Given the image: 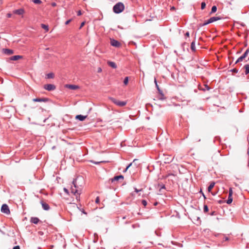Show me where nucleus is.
<instances>
[{
	"instance_id": "bb28decb",
	"label": "nucleus",
	"mask_w": 249,
	"mask_h": 249,
	"mask_svg": "<svg viewBox=\"0 0 249 249\" xmlns=\"http://www.w3.org/2000/svg\"><path fill=\"white\" fill-rule=\"evenodd\" d=\"M32 1L35 4H40L42 3L40 0H32Z\"/></svg>"
},
{
	"instance_id": "f704fd0d",
	"label": "nucleus",
	"mask_w": 249,
	"mask_h": 249,
	"mask_svg": "<svg viewBox=\"0 0 249 249\" xmlns=\"http://www.w3.org/2000/svg\"><path fill=\"white\" fill-rule=\"evenodd\" d=\"M95 202L96 203H99L100 202V198L99 197H97L95 199Z\"/></svg>"
},
{
	"instance_id": "f3484780",
	"label": "nucleus",
	"mask_w": 249,
	"mask_h": 249,
	"mask_svg": "<svg viewBox=\"0 0 249 249\" xmlns=\"http://www.w3.org/2000/svg\"><path fill=\"white\" fill-rule=\"evenodd\" d=\"M39 221V218L36 217H33L31 218V222L35 224H38Z\"/></svg>"
},
{
	"instance_id": "58836bf2",
	"label": "nucleus",
	"mask_w": 249,
	"mask_h": 249,
	"mask_svg": "<svg viewBox=\"0 0 249 249\" xmlns=\"http://www.w3.org/2000/svg\"><path fill=\"white\" fill-rule=\"evenodd\" d=\"M210 214L211 215H212V216H213V215H215L216 214V213H215V211H213V212H211V213H210Z\"/></svg>"
},
{
	"instance_id": "2eb2a0df",
	"label": "nucleus",
	"mask_w": 249,
	"mask_h": 249,
	"mask_svg": "<svg viewBox=\"0 0 249 249\" xmlns=\"http://www.w3.org/2000/svg\"><path fill=\"white\" fill-rule=\"evenodd\" d=\"M21 58H22V55H14V56L10 57L9 58V59L11 61H16V60H18L19 59Z\"/></svg>"
},
{
	"instance_id": "4c0bfd02",
	"label": "nucleus",
	"mask_w": 249,
	"mask_h": 249,
	"mask_svg": "<svg viewBox=\"0 0 249 249\" xmlns=\"http://www.w3.org/2000/svg\"><path fill=\"white\" fill-rule=\"evenodd\" d=\"M158 91L160 95H161V96H163V94L162 93V90H161L160 89H159Z\"/></svg>"
},
{
	"instance_id": "49530a36",
	"label": "nucleus",
	"mask_w": 249,
	"mask_h": 249,
	"mask_svg": "<svg viewBox=\"0 0 249 249\" xmlns=\"http://www.w3.org/2000/svg\"><path fill=\"white\" fill-rule=\"evenodd\" d=\"M81 14H82V13H81V11H78V12H77L78 16H80V15H81Z\"/></svg>"
},
{
	"instance_id": "f8f14e48",
	"label": "nucleus",
	"mask_w": 249,
	"mask_h": 249,
	"mask_svg": "<svg viewBox=\"0 0 249 249\" xmlns=\"http://www.w3.org/2000/svg\"><path fill=\"white\" fill-rule=\"evenodd\" d=\"M24 13V10L23 9H18L17 10H15L13 11V13L15 14H17L18 15H23Z\"/></svg>"
},
{
	"instance_id": "412c9836",
	"label": "nucleus",
	"mask_w": 249,
	"mask_h": 249,
	"mask_svg": "<svg viewBox=\"0 0 249 249\" xmlns=\"http://www.w3.org/2000/svg\"><path fill=\"white\" fill-rule=\"evenodd\" d=\"M244 68L245 69V74L247 75L249 73V64H246Z\"/></svg>"
},
{
	"instance_id": "052dcab7",
	"label": "nucleus",
	"mask_w": 249,
	"mask_h": 249,
	"mask_svg": "<svg viewBox=\"0 0 249 249\" xmlns=\"http://www.w3.org/2000/svg\"><path fill=\"white\" fill-rule=\"evenodd\" d=\"M175 9V7H172L171 8V9Z\"/></svg>"
},
{
	"instance_id": "72a5a7b5",
	"label": "nucleus",
	"mask_w": 249,
	"mask_h": 249,
	"mask_svg": "<svg viewBox=\"0 0 249 249\" xmlns=\"http://www.w3.org/2000/svg\"><path fill=\"white\" fill-rule=\"evenodd\" d=\"M231 71L233 72H234V73H237L238 72V70L235 69V68H234L232 70H231Z\"/></svg>"
},
{
	"instance_id": "09e8293b",
	"label": "nucleus",
	"mask_w": 249,
	"mask_h": 249,
	"mask_svg": "<svg viewBox=\"0 0 249 249\" xmlns=\"http://www.w3.org/2000/svg\"><path fill=\"white\" fill-rule=\"evenodd\" d=\"M218 203L219 204H222L223 203V201L221 200H220L218 201Z\"/></svg>"
},
{
	"instance_id": "393cba45",
	"label": "nucleus",
	"mask_w": 249,
	"mask_h": 249,
	"mask_svg": "<svg viewBox=\"0 0 249 249\" xmlns=\"http://www.w3.org/2000/svg\"><path fill=\"white\" fill-rule=\"evenodd\" d=\"M47 78L50 79V78H53L54 77V74L53 73H49L47 74Z\"/></svg>"
},
{
	"instance_id": "9d476101",
	"label": "nucleus",
	"mask_w": 249,
	"mask_h": 249,
	"mask_svg": "<svg viewBox=\"0 0 249 249\" xmlns=\"http://www.w3.org/2000/svg\"><path fill=\"white\" fill-rule=\"evenodd\" d=\"M2 52L7 55H11L14 53V51L9 49H3Z\"/></svg>"
},
{
	"instance_id": "6e6552de",
	"label": "nucleus",
	"mask_w": 249,
	"mask_h": 249,
	"mask_svg": "<svg viewBox=\"0 0 249 249\" xmlns=\"http://www.w3.org/2000/svg\"><path fill=\"white\" fill-rule=\"evenodd\" d=\"M110 44L114 47H119L121 46V43L114 39H110Z\"/></svg>"
},
{
	"instance_id": "ddd939ff",
	"label": "nucleus",
	"mask_w": 249,
	"mask_h": 249,
	"mask_svg": "<svg viewBox=\"0 0 249 249\" xmlns=\"http://www.w3.org/2000/svg\"><path fill=\"white\" fill-rule=\"evenodd\" d=\"M66 87L72 90H75L79 89V87L75 85H66Z\"/></svg>"
},
{
	"instance_id": "a18cd8bd",
	"label": "nucleus",
	"mask_w": 249,
	"mask_h": 249,
	"mask_svg": "<svg viewBox=\"0 0 249 249\" xmlns=\"http://www.w3.org/2000/svg\"><path fill=\"white\" fill-rule=\"evenodd\" d=\"M205 88H206V89L208 90H209L210 89L208 85H205Z\"/></svg>"
},
{
	"instance_id": "6ab92c4d",
	"label": "nucleus",
	"mask_w": 249,
	"mask_h": 249,
	"mask_svg": "<svg viewBox=\"0 0 249 249\" xmlns=\"http://www.w3.org/2000/svg\"><path fill=\"white\" fill-rule=\"evenodd\" d=\"M158 186L160 187L159 192L160 193V194L162 193V189H165V186L164 184L161 183H159L158 184Z\"/></svg>"
},
{
	"instance_id": "8fccbe9b",
	"label": "nucleus",
	"mask_w": 249,
	"mask_h": 249,
	"mask_svg": "<svg viewBox=\"0 0 249 249\" xmlns=\"http://www.w3.org/2000/svg\"><path fill=\"white\" fill-rule=\"evenodd\" d=\"M102 71V69L101 68H99L98 70V72H101Z\"/></svg>"
},
{
	"instance_id": "ea45409f",
	"label": "nucleus",
	"mask_w": 249,
	"mask_h": 249,
	"mask_svg": "<svg viewBox=\"0 0 249 249\" xmlns=\"http://www.w3.org/2000/svg\"><path fill=\"white\" fill-rule=\"evenodd\" d=\"M189 36H190V34H189V32H187L185 34V36L189 37Z\"/></svg>"
},
{
	"instance_id": "603ef678",
	"label": "nucleus",
	"mask_w": 249,
	"mask_h": 249,
	"mask_svg": "<svg viewBox=\"0 0 249 249\" xmlns=\"http://www.w3.org/2000/svg\"><path fill=\"white\" fill-rule=\"evenodd\" d=\"M128 168H127V167H126V168L125 169V170L124 171V172H126V171L128 170Z\"/></svg>"
},
{
	"instance_id": "f257e3e1",
	"label": "nucleus",
	"mask_w": 249,
	"mask_h": 249,
	"mask_svg": "<svg viewBox=\"0 0 249 249\" xmlns=\"http://www.w3.org/2000/svg\"><path fill=\"white\" fill-rule=\"evenodd\" d=\"M124 9V4L121 2H119L113 6V11L116 14H119L122 12Z\"/></svg>"
},
{
	"instance_id": "c85d7f7f",
	"label": "nucleus",
	"mask_w": 249,
	"mask_h": 249,
	"mask_svg": "<svg viewBox=\"0 0 249 249\" xmlns=\"http://www.w3.org/2000/svg\"><path fill=\"white\" fill-rule=\"evenodd\" d=\"M206 7V3L205 2H202L201 3V9H204Z\"/></svg>"
},
{
	"instance_id": "1a4fd4ad",
	"label": "nucleus",
	"mask_w": 249,
	"mask_h": 249,
	"mask_svg": "<svg viewBox=\"0 0 249 249\" xmlns=\"http://www.w3.org/2000/svg\"><path fill=\"white\" fill-rule=\"evenodd\" d=\"M40 203L41 204L42 207L43 209V210L45 211H48L50 210V207L48 204L43 201H41Z\"/></svg>"
},
{
	"instance_id": "473e14b6",
	"label": "nucleus",
	"mask_w": 249,
	"mask_h": 249,
	"mask_svg": "<svg viewBox=\"0 0 249 249\" xmlns=\"http://www.w3.org/2000/svg\"><path fill=\"white\" fill-rule=\"evenodd\" d=\"M232 191L231 188H230L229 190V196H232Z\"/></svg>"
},
{
	"instance_id": "c9c22d12",
	"label": "nucleus",
	"mask_w": 249,
	"mask_h": 249,
	"mask_svg": "<svg viewBox=\"0 0 249 249\" xmlns=\"http://www.w3.org/2000/svg\"><path fill=\"white\" fill-rule=\"evenodd\" d=\"M158 98H159V100H163L164 99V96H161V95H160V96H159Z\"/></svg>"
},
{
	"instance_id": "13d9d810",
	"label": "nucleus",
	"mask_w": 249,
	"mask_h": 249,
	"mask_svg": "<svg viewBox=\"0 0 249 249\" xmlns=\"http://www.w3.org/2000/svg\"><path fill=\"white\" fill-rule=\"evenodd\" d=\"M172 160H169V159H167V162H169V161H171Z\"/></svg>"
},
{
	"instance_id": "37998d69",
	"label": "nucleus",
	"mask_w": 249,
	"mask_h": 249,
	"mask_svg": "<svg viewBox=\"0 0 249 249\" xmlns=\"http://www.w3.org/2000/svg\"><path fill=\"white\" fill-rule=\"evenodd\" d=\"M13 249H20V247L19 246H15Z\"/></svg>"
},
{
	"instance_id": "dca6fc26",
	"label": "nucleus",
	"mask_w": 249,
	"mask_h": 249,
	"mask_svg": "<svg viewBox=\"0 0 249 249\" xmlns=\"http://www.w3.org/2000/svg\"><path fill=\"white\" fill-rule=\"evenodd\" d=\"M87 116H84L82 115H77L76 116L75 118L80 121H83L87 118Z\"/></svg>"
},
{
	"instance_id": "6e6d98bb",
	"label": "nucleus",
	"mask_w": 249,
	"mask_h": 249,
	"mask_svg": "<svg viewBox=\"0 0 249 249\" xmlns=\"http://www.w3.org/2000/svg\"><path fill=\"white\" fill-rule=\"evenodd\" d=\"M82 212L83 213H85V214H86V213L84 211V210H83L82 211Z\"/></svg>"
},
{
	"instance_id": "9b49d317",
	"label": "nucleus",
	"mask_w": 249,
	"mask_h": 249,
	"mask_svg": "<svg viewBox=\"0 0 249 249\" xmlns=\"http://www.w3.org/2000/svg\"><path fill=\"white\" fill-rule=\"evenodd\" d=\"M33 101L35 102H46L48 101V99L46 98H34L33 99Z\"/></svg>"
},
{
	"instance_id": "de8ad7c7",
	"label": "nucleus",
	"mask_w": 249,
	"mask_h": 249,
	"mask_svg": "<svg viewBox=\"0 0 249 249\" xmlns=\"http://www.w3.org/2000/svg\"><path fill=\"white\" fill-rule=\"evenodd\" d=\"M84 24H85V22H83L81 24V25H80V28H82V27L84 26Z\"/></svg>"
},
{
	"instance_id": "0eeeda50",
	"label": "nucleus",
	"mask_w": 249,
	"mask_h": 249,
	"mask_svg": "<svg viewBox=\"0 0 249 249\" xmlns=\"http://www.w3.org/2000/svg\"><path fill=\"white\" fill-rule=\"evenodd\" d=\"M44 89L48 91H53L56 89V87L53 84H48L44 86Z\"/></svg>"
},
{
	"instance_id": "7ed1b4c3",
	"label": "nucleus",
	"mask_w": 249,
	"mask_h": 249,
	"mask_svg": "<svg viewBox=\"0 0 249 249\" xmlns=\"http://www.w3.org/2000/svg\"><path fill=\"white\" fill-rule=\"evenodd\" d=\"M221 19H222V18L219 16L213 17L210 18L207 20L205 21V22H203V23H200L199 25L200 27H202V26L207 25L210 23H213L214 21H217V20Z\"/></svg>"
},
{
	"instance_id": "680f3d73",
	"label": "nucleus",
	"mask_w": 249,
	"mask_h": 249,
	"mask_svg": "<svg viewBox=\"0 0 249 249\" xmlns=\"http://www.w3.org/2000/svg\"><path fill=\"white\" fill-rule=\"evenodd\" d=\"M132 43L133 44H136L135 42H132Z\"/></svg>"
},
{
	"instance_id": "a878e982",
	"label": "nucleus",
	"mask_w": 249,
	"mask_h": 249,
	"mask_svg": "<svg viewBox=\"0 0 249 249\" xmlns=\"http://www.w3.org/2000/svg\"><path fill=\"white\" fill-rule=\"evenodd\" d=\"M209 211V208L207 205H204L203 207V211L204 213H207Z\"/></svg>"
},
{
	"instance_id": "423d86ee",
	"label": "nucleus",
	"mask_w": 249,
	"mask_h": 249,
	"mask_svg": "<svg viewBox=\"0 0 249 249\" xmlns=\"http://www.w3.org/2000/svg\"><path fill=\"white\" fill-rule=\"evenodd\" d=\"M1 211L5 214H9L10 213L8 206L6 204H2L1 208Z\"/></svg>"
},
{
	"instance_id": "4468645a",
	"label": "nucleus",
	"mask_w": 249,
	"mask_h": 249,
	"mask_svg": "<svg viewBox=\"0 0 249 249\" xmlns=\"http://www.w3.org/2000/svg\"><path fill=\"white\" fill-rule=\"evenodd\" d=\"M120 179H124V176L123 175H120L119 176H115L113 178H111V182H113L114 181H117Z\"/></svg>"
},
{
	"instance_id": "2f4dec72",
	"label": "nucleus",
	"mask_w": 249,
	"mask_h": 249,
	"mask_svg": "<svg viewBox=\"0 0 249 249\" xmlns=\"http://www.w3.org/2000/svg\"><path fill=\"white\" fill-rule=\"evenodd\" d=\"M142 204L144 206H146V205H147V201L145 200H142Z\"/></svg>"
},
{
	"instance_id": "5701e85b",
	"label": "nucleus",
	"mask_w": 249,
	"mask_h": 249,
	"mask_svg": "<svg viewBox=\"0 0 249 249\" xmlns=\"http://www.w3.org/2000/svg\"><path fill=\"white\" fill-rule=\"evenodd\" d=\"M216 10H217V7L215 5H213L212 7L211 11L210 14H212L216 12Z\"/></svg>"
},
{
	"instance_id": "bf43d9fd",
	"label": "nucleus",
	"mask_w": 249,
	"mask_h": 249,
	"mask_svg": "<svg viewBox=\"0 0 249 249\" xmlns=\"http://www.w3.org/2000/svg\"><path fill=\"white\" fill-rule=\"evenodd\" d=\"M202 195H203V197H204V198H206V197H205V195H204V194H203V193H202Z\"/></svg>"
},
{
	"instance_id": "3c124183",
	"label": "nucleus",
	"mask_w": 249,
	"mask_h": 249,
	"mask_svg": "<svg viewBox=\"0 0 249 249\" xmlns=\"http://www.w3.org/2000/svg\"><path fill=\"white\" fill-rule=\"evenodd\" d=\"M64 191H65V192H66V193H68V190H67V189L64 188Z\"/></svg>"
},
{
	"instance_id": "f03ea898",
	"label": "nucleus",
	"mask_w": 249,
	"mask_h": 249,
	"mask_svg": "<svg viewBox=\"0 0 249 249\" xmlns=\"http://www.w3.org/2000/svg\"><path fill=\"white\" fill-rule=\"evenodd\" d=\"M72 184L73 186H72L71 187V192L75 196L76 198L78 199L79 197L80 193H79V190L77 189L78 187L77 186L76 184V179H75L73 180Z\"/></svg>"
},
{
	"instance_id": "39448f33",
	"label": "nucleus",
	"mask_w": 249,
	"mask_h": 249,
	"mask_svg": "<svg viewBox=\"0 0 249 249\" xmlns=\"http://www.w3.org/2000/svg\"><path fill=\"white\" fill-rule=\"evenodd\" d=\"M249 53V49H247L244 52V53L237 59V60L236 61L235 64H237V63H238L239 62L242 61L243 60V59H245L247 57Z\"/></svg>"
},
{
	"instance_id": "20e7f679",
	"label": "nucleus",
	"mask_w": 249,
	"mask_h": 249,
	"mask_svg": "<svg viewBox=\"0 0 249 249\" xmlns=\"http://www.w3.org/2000/svg\"><path fill=\"white\" fill-rule=\"evenodd\" d=\"M109 99L114 104L119 107H124L125 106L127 103L126 101H120L111 97H109Z\"/></svg>"
},
{
	"instance_id": "b1692460",
	"label": "nucleus",
	"mask_w": 249,
	"mask_h": 249,
	"mask_svg": "<svg viewBox=\"0 0 249 249\" xmlns=\"http://www.w3.org/2000/svg\"><path fill=\"white\" fill-rule=\"evenodd\" d=\"M232 196H228V200H227V203L228 204H230L231 203V202H232Z\"/></svg>"
},
{
	"instance_id": "7c9ffc66",
	"label": "nucleus",
	"mask_w": 249,
	"mask_h": 249,
	"mask_svg": "<svg viewBox=\"0 0 249 249\" xmlns=\"http://www.w3.org/2000/svg\"><path fill=\"white\" fill-rule=\"evenodd\" d=\"M137 160V159H134L133 161L132 162H131L130 163H129L126 167H127V168H129L130 166H131L133 164V163H134L135 162V161Z\"/></svg>"
},
{
	"instance_id": "79ce46f5",
	"label": "nucleus",
	"mask_w": 249,
	"mask_h": 249,
	"mask_svg": "<svg viewBox=\"0 0 249 249\" xmlns=\"http://www.w3.org/2000/svg\"><path fill=\"white\" fill-rule=\"evenodd\" d=\"M12 17V14L11 13H8L7 14V17L8 18H10Z\"/></svg>"
},
{
	"instance_id": "c756f323",
	"label": "nucleus",
	"mask_w": 249,
	"mask_h": 249,
	"mask_svg": "<svg viewBox=\"0 0 249 249\" xmlns=\"http://www.w3.org/2000/svg\"><path fill=\"white\" fill-rule=\"evenodd\" d=\"M41 27H42V28H43V29H45V30H46L47 31L48 30V26L47 25H46L45 24H42L41 25Z\"/></svg>"
},
{
	"instance_id": "e433bc0d",
	"label": "nucleus",
	"mask_w": 249,
	"mask_h": 249,
	"mask_svg": "<svg viewBox=\"0 0 249 249\" xmlns=\"http://www.w3.org/2000/svg\"><path fill=\"white\" fill-rule=\"evenodd\" d=\"M71 19H70L69 20H68L67 21H66L65 22V25H68L70 23V22L71 21Z\"/></svg>"
},
{
	"instance_id": "5fc2aeb1",
	"label": "nucleus",
	"mask_w": 249,
	"mask_h": 249,
	"mask_svg": "<svg viewBox=\"0 0 249 249\" xmlns=\"http://www.w3.org/2000/svg\"><path fill=\"white\" fill-rule=\"evenodd\" d=\"M154 82H155V85L158 84H157V80H156V79H155V81H154Z\"/></svg>"
},
{
	"instance_id": "a211bd4d",
	"label": "nucleus",
	"mask_w": 249,
	"mask_h": 249,
	"mask_svg": "<svg viewBox=\"0 0 249 249\" xmlns=\"http://www.w3.org/2000/svg\"><path fill=\"white\" fill-rule=\"evenodd\" d=\"M107 64L108 65V66H109L110 67H111V68H112L113 69L117 68V65L114 62L108 61L107 62Z\"/></svg>"
},
{
	"instance_id": "aec40b11",
	"label": "nucleus",
	"mask_w": 249,
	"mask_h": 249,
	"mask_svg": "<svg viewBox=\"0 0 249 249\" xmlns=\"http://www.w3.org/2000/svg\"><path fill=\"white\" fill-rule=\"evenodd\" d=\"M191 49L193 52H195L196 50V44L195 41H193L191 44Z\"/></svg>"
},
{
	"instance_id": "4be33fe9",
	"label": "nucleus",
	"mask_w": 249,
	"mask_h": 249,
	"mask_svg": "<svg viewBox=\"0 0 249 249\" xmlns=\"http://www.w3.org/2000/svg\"><path fill=\"white\" fill-rule=\"evenodd\" d=\"M214 184H215V183L214 182H212L211 183V184L209 185V186L208 187V191L209 192L211 191L212 189L213 188Z\"/></svg>"
},
{
	"instance_id": "a19ab883",
	"label": "nucleus",
	"mask_w": 249,
	"mask_h": 249,
	"mask_svg": "<svg viewBox=\"0 0 249 249\" xmlns=\"http://www.w3.org/2000/svg\"><path fill=\"white\" fill-rule=\"evenodd\" d=\"M51 5L53 7H55L56 6V3L54 2H53L51 3Z\"/></svg>"
},
{
	"instance_id": "864d4df0",
	"label": "nucleus",
	"mask_w": 249,
	"mask_h": 249,
	"mask_svg": "<svg viewBox=\"0 0 249 249\" xmlns=\"http://www.w3.org/2000/svg\"><path fill=\"white\" fill-rule=\"evenodd\" d=\"M156 86L158 90H159V89H160V88H159V86L158 85V84L156 85Z\"/></svg>"
},
{
	"instance_id": "c03bdc74",
	"label": "nucleus",
	"mask_w": 249,
	"mask_h": 249,
	"mask_svg": "<svg viewBox=\"0 0 249 249\" xmlns=\"http://www.w3.org/2000/svg\"><path fill=\"white\" fill-rule=\"evenodd\" d=\"M142 190L140 189V190H138L137 189V188H135V191L136 192V193H138L139 192L141 191Z\"/></svg>"
},
{
	"instance_id": "4d7b16f0",
	"label": "nucleus",
	"mask_w": 249,
	"mask_h": 249,
	"mask_svg": "<svg viewBox=\"0 0 249 249\" xmlns=\"http://www.w3.org/2000/svg\"><path fill=\"white\" fill-rule=\"evenodd\" d=\"M229 240L228 237H225V240H226V241H227V240Z\"/></svg>"
},
{
	"instance_id": "cd10ccee",
	"label": "nucleus",
	"mask_w": 249,
	"mask_h": 249,
	"mask_svg": "<svg viewBox=\"0 0 249 249\" xmlns=\"http://www.w3.org/2000/svg\"><path fill=\"white\" fill-rule=\"evenodd\" d=\"M128 83V77H125L124 80V83L125 85H126Z\"/></svg>"
}]
</instances>
